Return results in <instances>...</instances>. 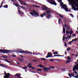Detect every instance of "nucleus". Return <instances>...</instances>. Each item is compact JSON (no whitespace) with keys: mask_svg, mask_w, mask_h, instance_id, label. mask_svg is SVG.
<instances>
[{"mask_svg":"<svg viewBox=\"0 0 78 78\" xmlns=\"http://www.w3.org/2000/svg\"><path fill=\"white\" fill-rule=\"evenodd\" d=\"M64 3H62L60 4V5H61L60 6H62L61 8H63L66 11H67L68 12L69 11V9L67 7V5L66 4H63Z\"/></svg>","mask_w":78,"mask_h":78,"instance_id":"obj_1","label":"nucleus"},{"mask_svg":"<svg viewBox=\"0 0 78 78\" xmlns=\"http://www.w3.org/2000/svg\"><path fill=\"white\" fill-rule=\"evenodd\" d=\"M32 11L33 12H31L30 13V14H31V15H32V16H34L35 17H36V16H39V14H37V12H36V11L33 10H32Z\"/></svg>","mask_w":78,"mask_h":78,"instance_id":"obj_2","label":"nucleus"},{"mask_svg":"<svg viewBox=\"0 0 78 78\" xmlns=\"http://www.w3.org/2000/svg\"><path fill=\"white\" fill-rule=\"evenodd\" d=\"M19 53H27V54H33L31 52H30L28 51H22V50L21 49H19Z\"/></svg>","mask_w":78,"mask_h":78,"instance_id":"obj_3","label":"nucleus"},{"mask_svg":"<svg viewBox=\"0 0 78 78\" xmlns=\"http://www.w3.org/2000/svg\"><path fill=\"white\" fill-rule=\"evenodd\" d=\"M46 1L49 3H51V5H54L55 6L57 5L56 3V2H55L53 0H46Z\"/></svg>","mask_w":78,"mask_h":78,"instance_id":"obj_4","label":"nucleus"},{"mask_svg":"<svg viewBox=\"0 0 78 78\" xmlns=\"http://www.w3.org/2000/svg\"><path fill=\"white\" fill-rule=\"evenodd\" d=\"M4 51L5 52V53H9L10 52H13L14 51H11L10 50H3V49H0V51Z\"/></svg>","mask_w":78,"mask_h":78,"instance_id":"obj_5","label":"nucleus"},{"mask_svg":"<svg viewBox=\"0 0 78 78\" xmlns=\"http://www.w3.org/2000/svg\"><path fill=\"white\" fill-rule=\"evenodd\" d=\"M68 74L69 77H73V76H75V74H74V73H69Z\"/></svg>","mask_w":78,"mask_h":78,"instance_id":"obj_6","label":"nucleus"},{"mask_svg":"<svg viewBox=\"0 0 78 78\" xmlns=\"http://www.w3.org/2000/svg\"><path fill=\"white\" fill-rule=\"evenodd\" d=\"M43 10L45 11V10H47L48 9V8L46 7L45 5H43V6L42 7Z\"/></svg>","mask_w":78,"mask_h":78,"instance_id":"obj_7","label":"nucleus"},{"mask_svg":"<svg viewBox=\"0 0 78 78\" xmlns=\"http://www.w3.org/2000/svg\"><path fill=\"white\" fill-rule=\"evenodd\" d=\"M57 14H58V16H59L60 17H61V18H62V19H64V16L58 13H57Z\"/></svg>","mask_w":78,"mask_h":78,"instance_id":"obj_8","label":"nucleus"},{"mask_svg":"<svg viewBox=\"0 0 78 78\" xmlns=\"http://www.w3.org/2000/svg\"><path fill=\"white\" fill-rule=\"evenodd\" d=\"M43 70L44 71H48V70H50V68L48 67H44L43 68Z\"/></svg>","mask_w":78,"mask_h":78,"instance_id":"obj_9","label":"nucleus"},{"mask_svg":"<svg viewBox=\"0 0 78 78\" xmlns=\"http://www.w3.org/2000/svg\"><path fill=\"white\" fill-rule=\"evenodd\" d=\"M18 12L19 13V14H20V15L22 16H23V15H24V13H23V12H20V11L19 10L18 11Z\"/></svg>","mask_w":78,"mask_h":78,"instance_id":"obj_10","label":"nucleus"},{"mask_svg":"<svg viewBox=\"0 0 78 78\" xmlns=\"http://www.w3.org/2000/svg\"><path fill=\"white\" fill-rule=\"evenodd\" d=\"M61 23H62L63 27H64V24L62 23V20H61L60 19H59L58 20V24L60 25V24H61Z\"/></svg>","mask_w":78,"mask_h":78,"instance_id":"obj_11","label":"nucleus"},{"mask_svg":"<svg viewBox=\"0 0 78 78\" xmlns=\"http://www.w3.org/2000/svg\"><path fill=\"white\" fill-rule=\"evenodd\" d=\"M48 55L46 56V58H49L50 57H51V54L50 52H48V53L47 54Z\"/></svg>","mask_w":78,"mask_h":78,"instance_id":"obj_12","label":"nucleus"},{"mask_svg":"<svg viewBox=\"0 0 78 78\" xmlns=\"http://www.w3.org/2000/svg\"><path fill=\"white\" fill-rule=\"evenodd\" d=\"M32 65L31 63H29L27 65V66L29 68H32V66H31Z\"/></svg>","mask_w":78,"mask_h":78,"instance_id":"obj_13","label":"nucleus"},{"mask_svg":"<svg viewBox=\"0 0 78 78\" xmlns=\"http://www.w3.org/2000/svg\"><path fill=\"white\" fill-rule=\"evenodd\" d=\"M18 59L19 61H21V62H23V61H24V60L22 59V58H18Z\"/></svg>","mask_w":78,"mask_h":78,"instance_id":"obj_14","label":"nucleus"},{"mask_svg":"<svg viewBox=\"0 0 78 78\" xmlns=\"http://www.w3.org/2000/svg\"><path fill=\"white\" fill-rule=\"evenodd\" d=\"M63 20V21L64 23H65V22H67V19H66L65 17H64V18L62 19Z\"/></svg>","mask_w":78,"mask_h":78,"instance_id":"obj_15","label":"nucleus"},{"mask_svg":"<svg viewBox=\"0 0 78 78\" xmlns=\"http://www.w3.org/2000/svg\"><path fill=\"white\" fill-rule=\"evenodd\" d=\"M19 2L20 3H21V5H22V4H21V3H23V4H24V5H27V4H26L24 2H23L21 0H20L19 1Z\"/></svg>","mask_w":78,"mask_h":78,"instance_id":"obj_16","label":"nucleus"},{"mask_svg":"<svg viewBox=\"0 0 78 78\" xmlns=\"http://www.w3.org/2000/svg\"><path fill=\"white\" fill-rule=\"evenodd\" d=\"M0 66H2V67H5V68H7V66L0 64Z\"/></svg>","mask_w":78,"mask_h":78,"instance_id":"obj_17","label":"nucleus"},{"mask_svg":"<svg viewBox=\"0 0 78 78\" xmlns=\"http://www.w3.org/2000/svg\"><path fill=\"white\" fill-rule=\"evenodd\" d=\"M51 15H49L47 16V19H49V18H51Z\"/></svg>","mask_w":78,"mask_h":78,"instance_id":"obj_18","label":"nucleus"},{"mask_svg":"<svg viewBox=\"0 0 78 78\" xmlns=\"http://www.w3.org/2000/svg\"><path fill=\"white\" fill-rule=\"evenodd\" d=\"M46 12V14H49V13H50V10H48L47 11H45V12Z\"/></svg>","mask_w":78,"mask_h":78,"instance_id":"obj_19","label":"nucleus"},{"mask_svg":"<svg viewBox=\"0 0 78 78\" xmlns=\"http://www.w3.org/2000/svg\"><path fill=\"white\" fill-rule=\"evenodd\" d=\"M5 61L7 62H8V63H10V64H12V62L9 61L8 60L6 59H5Z\"/></svg>","mask_w":78,"mask_h":78,"instance_id":"obj_20","label":"nucleus"},{"mask_svg":"<svg viewBox=\"0 0 78 78\" xmlns=\"http://www.w3.org/2000/svg\"><path fill=\"white\" fill-rule=\"evenodd\" d=\"M77 38H76L74 39H73L72 42H76L77 41Z\"/></svg>","mask_w":78,"mask_h":78,"instance_id":"obj_21","label":"nucleus"},{"mask_svg":"<svg viewBox=\"0 0 78 78\" xmlns=\"http://www.w3.org/2000/svg\"><path fill=\"white\" fill-rule=\"evenodd\" d=\"M63 33H66V28L64 27H63Z\"/></svg>","mask_w":78,"mask_h":78,"instance_id":"obj_22","label":"nucleus"},{"mask_svg":"<svg viewBox=\"0 0 78 78\" xmlns=\"http://www.w3.org/2000/svg\"><path fill=\"white\" fill-rule=\"evenodd\" d=\"M21 75L20 74H19L18 73L16 74V76H17L18 78H20V77Z\"/></svg>","mask_w":78,"mask_h":78,"instance_id":"obj_23","label":"nucleus"},{"mask_svg":"<svg viewBox=\"0 0 78 78\" xmlns=\"http://www.w3.org/2000/svg\"><path fill=\"white\" fill-rule=\"evenodd\" d=\"M69 34H73V32L72 30H71V31H69Z\"/></svg>","mask_w":78,"mask_h":78,"instance_id":"obj_24","label":"nucleus"},{"mask_svg":"<svg viewBox=\"0 0 78 78\" xmlns=\"http://www.w3.org/2000/svg\"><path fill=\"white\" fill-rule=\"evenodd\" d=\"M50 68V69L49 70H51V69H50V68H51V69H55V67L54 66H50L49 67Z\"/></svg>","mask_w":78,"mask_h":78,"instance_id":"obj_25","label":"nucleus"},{"mask_svg":"<svg viewBox=\"0 0 78 78\" xmlns=\"http://www.w3.org/2000/svg\"><path fill=\"white\" fill-rule=\"evenodd\" d=\"M66 36H67L68 34H69V31H68V30H67V29H66Z\"/></svg>","mask_w":78,"mask_h":78,"instance_id":"obj_26","label":"nucleus"},{"mask_svg":"<svg viewBox=\"0 0 78 78\" xmlns=\"http://www.w3.org/2000/svg\"><path fill=\"white\" fill-rule=\"evenodd\" d=\"M40 59H41V61H44V60H45V58H41Z\"/></svg>","mask_w":78,"mask_h":78,"instance_id":"obj_27","label":"nucleus"},{"mask_svg":"<svg viewBox=\"0 0 78 78\" xmlns=\"http://www.w3.org/2000/svg\"><path fill=\"white\" fill-rule=\"evenodd\" d=\"M14 5H15V6H16V7H18V6H19V4H14Z\"/></svg>","mask_w":78,"mask_h":78,"instance_id":"obj_28","label":"nucleus"},{"mask_svg":"<svg viewBox=\"0 0 78 78\" xmlns=\"http://www.w3.org/2000/svg\"><path fill=\"white\" fill-rule=\"evenodd\" d=\"M54 55H58V53L57 51H56L55 52L53 53Z\"/></svg>","mask_w":78,"mask_h":78,"instance_id":"obj_29","label":"nucleus"},{"mask_svg":"<svg viewBox=\"0 0 78 78\" xmlns=\"http://www.w3.org/2000/svg\"><path fill=\"white\" fill-rule=\"evenodd\" d=\"M4 8H8V5H5L4 6Z\"/></svg>","mask_w":78,"mask_h":78,"instance_id":"obj_30","label":"nucleus"},{"mask_svg":"<svg viewBox=\"0 0 78 78\" xmlns=\"http://www.w3.org/2000/svg\"><path fill=\"white\" fill-rule=\"evenodd\" d=\"M27 68H28L27 67H24L23 68H22V69H27Z\"/></svg>","mask_w":78,"mask_h":78,"instance_id":"obj_31","label":"nucleus"},{"mask_svg":"<svg viewBox=\"0 0 78 78\" xmlns=\"http://www.w3.org/2000/svg\"><path fill=\"white\" fill-rule=\"evenodd\" d=\"M72 42H73V41H71L69 42V45H72Z\"/></svg>","mask_w":78,"mask_h":78,"instance_id":"obj_32","label":"nucleus"},{"mask_svg":"<svg viewBox=\"0 0 78 78\" xmlns=\"http://www.w3.org/2000/svg\"><path fill=\"white\" fill-rule=\"evenodd\" d=\"M58 2L59 3H62V0H57Z\"/></svg>","mask_w":78,"mask_h":78,"instance_id":"obj_33","label":"nucleus"},{"mask_svg":"<svg viewBox=\"0 0 78 78\" xmlns=\"http://www.w3.org/2000/svg\"><path fill=\"white\" fill-rule=\"evenodd\" d=\"M69 15H70V16H71L72 17H74V16L72 14H70Z\"/></svg>","mask_w":78,"mask_h":78,"instance_id":"obj_34","label":"nucleus"},{"mask_svg":"<svg viewBox=\"0 0 78 78\" xmlns=\"http://www.w3.org/2000/svg\"><path fill=\"white\" fill-rule=\"evenodd\" d=\"M74 78H78V74L77 75L73 76Z\"/></svg>","mask_w":78,"mask_h":78,"instance_id":"obj_35","label":"nucleus"},{"mask_svg":"<svg viewBox=\"0 0 78 78\" xmlns=\"http://www.w3.org/2000/svg\"><path fill=\"white\" fill-rule=\"evenodd\" d=\"M11 56H12V57H16V55H11Z\"/></svg>","mask_w":78,"mask_h":78,"instance_id":"obj_36","label":"nucleus"},{"mask_svg":"<svg viewBox=\"0 0 78 78\" xmlns=\"http://www.w3.org/2000/svg\"><path fill=\"white\" fill-rule=\"evenodd\" d=\"M37 70L38 71H39V72H42V70L40 69H37Z\"/></svg>","mask_w":78,"mask_h":78,"instance_id":"obj_37","label":"nucleus"},{"mask_svg":"<svg viewBox=\"0 0 78 78\" xmlns=\"http://www.w3.org/2000/svg\"><path fill=\"white\" fill-rule=\"evenodd\" d=\"M55 61H57L58 62H59V61H60L61 60H58V59H56Z\"/></svg>","mask_w":78,"mask_h":78,"instance_id":"obj_38","label":"nucleus"},{"mask_svg":"<svg viewBox=\"0 0 78 78\" xmlns=\"http://www.w3.org/2000/svg\"><path fill=\"white\" fill-rule=\"evenodd\" d=\"M67 27L68 28V30H70V27H69V26L67 25Z\"/></svg>","mask_w":78,"mask_h":78,"instance_id":"obj_39","label":"nucleus"},{"mask_svg":"<svg viewBox=\"0 0 78 78\" xmlns=\"http://www.w3.org/2000/svg\"><path fill=\"white\" fill-rule=\"evenodd\" d=\"M20 8H22V9H25V8H24V7H23V6L22 7V6H20Z\"/></svg>","mask_w":78,"mask_h":78,"instance_id":"obj_40","label":"nucleus"},{"mask_svg":"<svg viewBox=\"0 0 78 78\" xmlns=\"http://www.w3.org/2000/svg\"><path fill=\"white\" fill-rule=\"evenodd\" d=\"M70 50V48H69L67 49V51H69V50Z\"/></svg>","mask_w":78,"mask_h":78,"instance_id":"obj_41","label":"nucleus"},{"mask_svg":"<svg viewBox=\"0 0 78 78\" xmlns=\"http://www.w3.org/2000/svg\"><path fill=\"white\" fill-rule=\"evenodd\" d=\"M42 66V65H39L38 66V67H41Z\"/></svg>","mask_w":78,"mask_h":78,"instance_id":"obj_42","label":"nucleus"},{"mask_svg":"<svg viewBox=\"0 0 78 78\" xmlns=\"http://www.w3.org/2000/svg\"><path fill=\"white\" fill-rule=\"evenodd\" d=\"M34 54H33V55H39V53H37V54H35V53H34Z\"/></svg>","mask_w":78,"mask_h":78,"instance_id":"obj_43","label":"nucleus"},{"mask_svg":"<svg viewBox=\"0 0 78 78\" xmlns=\"http://www.w3.org/2000/svg\"><path fill=\"white\" fill-rule=\"evenodd\" d=\"M40 16L41 17H44V15L43 14H41Z\"/></svg>","mask_w":78,"mask_h":78,"instance_id":"obj_44","label":"nucleus"},{"mask_svg":"<svg viewBox=\"0 0 78 78\" xmlns=\"http://www.w3.org/2000/svg\"><path fill=\"white\" fill-rule=\"evenodd\" d=\"M64 44H65V47H66V46H67V43H66V42H65Z\"/></svg>","mask_w":78,"mask_h":78,"instance_id":"obj_45","label":"nucleus"},{"mask_svg":"<svg viewBox=\"0 0 78 78\" xmlns=\"http://www.w3.org/2000/svg\"><path fill=\"white\" fill-rule=\"evenodd\" d=\"M16 63H17V64H18V65H19V64H20V63L18 62L17 61H16Z\"/></svg>","mask_w":78,"mask_h":78,"instance_id":"obj_46","label":"nucleus"},{"mask_svg":"<svg viewBox=\"0 0 78 78\" xmlns=\"http://www.w3.org/2000/svg\"><path fill=\"white\" fill-rule=\"evenodd\" d=\"M54 61L53 59H50V61H51V62H52V61Z\"/></svg>","mask_w":78,"mask_h":78,"instance_id":"obj_47","label":"nucleus"},{"mask_svg":"<svg viewBox=\"0 0 78 78\" xmlns=\"http://www.w3.org/2000/svg\"><path fill=\"white\" fill-rule=\"evenodd\" d=\"M59 55H54V57L58 56L59 57Z\"/></svg>","mask_w":78,"mask_h":78,"instance_id":"obj_48","label":"nucleus"},{"mask_svg":"<svg viewBox=\"0 0 78 78\" xmlns=\"http://www.w3.org/2000/svg\"><path fill=\"white\" fill-rule=\"evenodd\" d=\"M70 62V61H66V63H69V62Z\"/></svg>","mask_w":78,"mask_h":78,"instance_id":"obj_49","label":"nucleus"},{"mask_svg":"<svg viewBox=\"0 0 78 78\" xmlns=\"http://www.w3.org/2000/svg\"><path fill=\"white\" fill-rule=\"evenodd\" d=\"M3 5V2H2V3H1V6L0 7V8H2V6Z\"/></svg>","mask_w":78,"mask_h":78,"instance_id":"obj_50","label":"nucleus"},{"mask_svg":"<svg viewBox=\"0 0 78 78\" xmlns=\"http://www.w3.org/2000/svg\"><path fill=\"white\" fill-rule=\"evenodd\" d=\"M64 39H65V37L64 36L63 38V41H64Z\"/></svg>","mask_w":78,"mask_h":78,"instance_id":"obj_51","label":"nucleus"},{"mask_svg":"<svg viewBox=\"0 0 78 78\" xmlns=\"http://www.w3.org/2000/svg\"><path fill=\"white\" fill-rule=\"evenodd\" d=\"M74 73H75V74H78V73H77V72L76 71H75Z\"/></svg>","mask_w":78,"mask_h":78,"instance_id":"obj_52","label":"nucleus"},{"mask_svg":"<svg viewBox=\"0 0 78 78\" xmlns=\"http://www.w3.org/2000/svg\"><path fill=\"white\" fill-rule=\"evenodd\" d=\"M20 56H21L22 58H23V56L21 55H19Z\"/></svg>","mask_w":78,"mask_h":78,"instance_id":"obj_53","label":"nucleus"},{"mask_svg":"<svg viewBox=\"0 0 78 78\" xmlns=\"http://www.w3.org/2000/svg\"><path fill=\"white\" fill-rule=\"evenodd\" d=\"M62 71H66V69H62Z\"/></svg>","mask_w":78,"mask_h":78,"instance_id":"obj_54","label":"nucleus"},{"mask_svg":"<svg viewBox=\"0 0 78 78\" xmlns=\"http://www.w3.org/2000/svg\"><path fill=\"white\" fill-rule=\"evenodd\" d=\"M43 16H46V13H43Z\"/></svg>","mask_w":78,"mask_h":78,"instance_id":"obj_55","label":"nucleus"},{"mask_svg":"<svg viewBox=\"0 0 78 78\" xmlns=\"http://www.w3.org/2000/svg\"><path fill=\"white\" fill-rule=\"evenodd\" d=\"M71 58H69L67 59V60H70V59H71Z\"/></svg>","mask_w":78,"mask_h":78,"instance_id":"obj_56","label":"nucleus"},{"mask_svg":"<svg viewBox=\"0 0 78 78\" xmlns=\"http://www.w3.org/2000/svg\"><path fill=\"white\" fill-rule=\"evenodd\" d=\"M71 55L72 56H74L75 54H72L71 53H70Z\"/></svg>","mask_w":78,"mask_h":78,"instance_id":"obj_57","label":"nucleus"},{"mask_svg":"<svg viewBox=\"0 0 78 78\" xmlns=\"http://www.w3.org/2000/svg\"><path fill=\"white\" fill-rule=\"evenodd\" d=\"M3 58H8V57L5 56H3Z\"/></svg>","mask_w":78,"mask_h":78,"instance_id":"obj_58","label":"nucleus"},{"mask_svg":"<svg viewBox=\"0 0 78 78\" xmlns=\"http://www.w3.org/2000/svg\"><path fill=\"white\" fill-rule=\"evenodd\" d=\"M71 37H72V36H70L69 37V39H70V38H71Z\"/></svg>","mask_w":78,"mask_h":78,"instance_id":"obj_59","label":"nucleus"},{"mask_svg":"<svg viewBox=\"0 0 78 78\" xmlns=\"http://www.w3.org/2000/svg\"><path fill=\"white\" fill-rule=\"evenodd\" d=\"M34 3L35 4H37V2H34Z\"/></svg>","mask_w":78,"mask_h":78,"instance_id":"obj_60","label":"nucleus"},{"mask_svg":"<svg viewBox=\"0 0 78 78\" xmlns=\"http://www.w3.org/2000/svg\"><path fill=\"white\" fill-rule=\"evenodd\" d=\"M35 7H37L38 8H39V6H37V5H35Z\"/></svg>","mask_w":78,"mask_h":78,"instance_id":"obj_61","label":"nucleus"},{"mask_svg":"<svg viewBox=\"0 0 78 78\" xmlns=\"http://www.w3.org/2000/svg\"><path fill=\"white\" fill-rule=\"evenodd\" d=\"M31 68H32V69H33V70H34V69H36L34 68H33L32 67Z\"/></svg>","mask_w":78,"mask_h":78,"instance_id":"obj_62","label":"nucleus"},{"mask_svg":"<svg viewBox=\"0 0 78 78\" xmlns=\"http://www.w3.org/2000/svg\"><path fill=\"white\" fill-rule=\"evenodd\" d=\"M72 36H73V37L76 36V35L75 34L73 35Z\"/></svg>","mask_w":78,"mask_h":78,"instance_id":"obj_63","label":"nucleus"},{"mask_svg":"<svg viewBox=\"0 0 78 78\" xmlns=\"http://www.w3.org/2000/svg\"><path fill=\"white\" fill-rule=\"evenodd\" d=\"M78 56V54L76 55H75V56H76V57H77Z\"/></svg>","mask_w":78,"mask_h":78,"instance_id":"obj_64","label":"nucleus"}]
</instances>
